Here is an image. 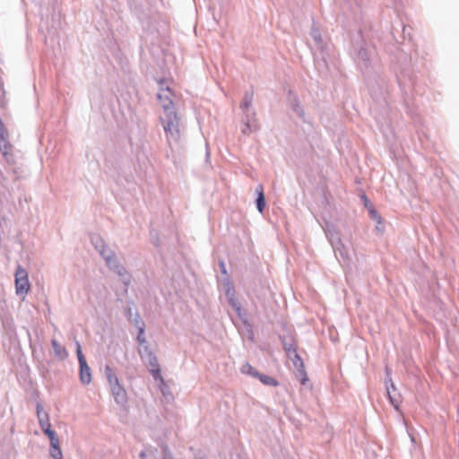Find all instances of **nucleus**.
Wrapping results in <instances>:
<instances>
[{
    "label": "nucleus",
    "instance_id": "nucleus-12",
    "mask_svg": "<svg viewBox=\"0 0 459 459\" xmlns=\"http://www.w3.org/2000/svg\"><path fill=\"white\" fill-rule=\"evenodd\" d=\"M80 365V381L82 385H89L91 382V371L87 362H83Z\"/></svg>",
    "mask_w": 459,
    "mask_h": 459
},
{
    "label": "nucleus",
    "instance_id": "nucleus-6",
    "mask_svg": "<svg viewBox=\"0 0 459 459\" xmlns=\"http://www.w3.org/2000/svg\"><path fill=\"white\" fill-rule=\"evenodd\" d=\"M30 284L27 271L21 265H18L15 272V290L17 295L24 297L30 290Z\"/></svg>",
    "mask_w": 459,
    "mask_h": 459
},
{
    "label": "nucleus",
    "instance_id": "nucleus-9",
    "mask_svg": "<svg viewBox=\"0 0 459 459\" xmlns=\"http://www.w3.org/2000/svg\"><path fill=\"white\" fill-rule=\"evenodd\" d=\"M111 394L116 401V403L119 405H124L126 403V392L120 385L119 383H116L110 386Z\"/></svg>",
    "mask_w": 459,
    "mask_h": 459
},
{
    "label": "nucleus",
    "instance_id": "nucleus-5",
    "mask_svg": "<svg viewBox=\"0 0 459 459\" xmlns=\"http://www.w3.org/2000/svg\"><path fill=\"white\" fill-rule=\"evenodd\" d=\"M160 86V91L157 93V98L163 108L164 112L168 110H174L173 101L171 100L172 92L168 85L166 80H160L158 82Z\"/></svg>",
    "mask_w": 459,
    "mask_h": 459
},
{
    "label": "nucleus",
    "instance_id": "nucleus-32",
    "mask_svg": "<svg viewBox=\"0 0 459 459\" xmlns=\"http://www.w3.org/2000/svg\"><path fill=\"white\" fill-rule=\"evenodd\" d=\"M292 109L300 117H302L304 116L303 109L298 102H296L295 104H292Z\"/></svg>",
    "mask_w": 459,
    "mask_h": 459
},
{
    "label": "nucleus",
    "instance_id": "nucleus-3",
    "mask_svg": "<svg viewBox=\"0 0 459 459\" xmlns=\"http://www.w3.org/2000/svg\"><path fill=\"white\" fill-rule=\"evenodd\" d=\"M103 259L105 260L108 267L116 273L126 285L130 283V275L127 273L126 269L119 263L113 251L103 252Z\"/></svg>",
    "mask_w": 459,
    "mask_h": 459
},
{
    "label": "nucleus",
    "instance_id": "nucleus-16",
    "mask_svg": "<svg viewBox=\"0 0 459 459\" xmlns=\"http://www.w3.org/2000/svg\"><path fill=\"white\" fill-rule=\"evenodd\" d=\"M287 357L289 358V359H290L293 363V366L298 369V370H302L303 369V361L301 359V358L299 357V355L297 353V350H291V351H290V353L286 354Z\"/></svg>",
    "mask_w": 459,
    "mask_h": 459
},
{
    "label": "nucleus",
    "instance_id": "nucleus-22",
    "mask_svg": "<svg viewBox=\"0 0 459 459\" xmlns=\"http://www.w3.org/2000/svg\"><path fill=\"white\" fill-rule=\"evenodd\" d=\"M311 36H312L313 39L315 40L316 46L322 49L323 48L322 37H321V33L317 28H315V27L312 28Z\"/></svg>",
    "mask_w": 459,
    "mask_h": 459
},
{
    "label": "nucleus",
    "instance_id": "nucleus-14",
    "mask_svg": "<svg viewBox=\"0 0 459 459\" xmlns=\"http://www.w3.org/2000/svg\"><path fill=\"white\" fill-rule=\"evenodd\" d=\"M51 344L54 350L55 356L58 359L64 360L68 357V352L65 347L61 345L56 339H52Z\"/></svg>",
    "mask_w": 459,
    "mask_h": 459
},
{
    "label": "nucleus",
    "instance_id": "nucleus-17",
    "mask_svg": "<svg viewBox=\"0 0 459 459\" xmlns=\"http://www.w3.org/2000/svg\"><path fill=\"white\" fill-rule=\"evenodd\" d=\"M256 191L258 193V196L256 198V207H257V210L260 212H263L264 209V206H265V198H264V193H263V187L262 186H259L257 188H256Z\"/></svg>",
    "mask_w": 459,
    "mask_h": 459
},
{
    "label": "nucleus",
    "instance_id": "nucleus-26",
    "mask_svg": "<svg viewBox=\"0 0 459 459\" xmlns=\"http://www.w3.org/2000/svg\"><path fill=\"white\" fill-rule=\"evenodd\" d=\"M138 353H139L141 359H143L146 357H150V355L152 353V351H151V349L149 348L148 345H143V346H139Z\"/></svg>",
    "mask_w": 459,
    "mask_h": 459
},
{
    "label": "nucleus",
    "instance_id": "nucleus-33",
    "mask_svg": "<svg viewBox=\"0 0 459 459\" xmlns=\"http://www.w3.org/2000/svg\"><path fill=\"white\" fill-rule=\"evenodd\" d=\"M155 459H172V457L169 451L163 450L161 455H156Z\"/></svg>",
    "mask_w": 459,
    "mask_h": 459
},
{
    "label": "nucleus",
    "instance_id": "nucleus-35",
    "mask_svg": "<svg viewBox=\"0 0 459 459\" xmlns=\"http://www.w3.org/2000/svg\"><path fill=\"white\" fill-rule=\"evenodd\" d=\"M220 267H221V272L222 273L226 274L227 271H226L225 263L223 261L220 262Z\"/></svg>",
    "mask_w": 459,
    "mask_h": 459
},
{
    "label": "nucleus",
    "instance_id": "nucleus-31",
    "mask_svg": "<svg viewBox=\"0 0 459 459\" xmlns=\"http://www.w3.org/2000/svg\"><path fill=\"white\" fill-rule=\"evenodd\" d=\"M50 455L53 459H62V451L60 447L50 448Z\"/></svg>",
    "mask_w": 459,
    "mask_h": 459
},
{
    "label": "nucleus",
    "instance_id": "nucleus-8",
    "mask_svg": "<svg viewBox=\"0 0 459 459\" xmlns=\"http://www.w3.org/2000/svg\"><path fill=\"white\" fill-rule=\"evenodd\" d=\"M12 145L7 141L4 131H0V151L6 161L12 163L13 161V155L11 153Z\"/></svg>",
    "mask_w": 459,
    "mask_h": 459
},
{
    "label": "nucleus",
    "instance_id": "nucleus-18",
    "mask_svg": "<svg viewBox=\"0 0 459 459\" xmlns=\"http://www.w3.org/2000/svg\"><path fill=\"white\" fill-rule=\"evenodd\" d=\"M258 128H259L258 123H246V122H243V125H242V127H241V132L244 134H249L252 132H255V131L258 130Z\"/></svg>",
    "mask_w": 459,
    "mask_h": 459
},
{
    "label": "nucleus",
    "instance_id": "nucleus-1",
    "mask_svg": "<svg viewBox=\"0 0 459 459\" xmlns=\"http://www.w3.org/2000/svg\"><path fill=\"white\" fill-rule=\"evenodd\" d=\"M325 233L334 251L336 258L342 265H348L351 260V245L343 241L339 231L333 226H327Z\"/></svg>",
    "mask_w": 459,
    "mask_h": 459
},
{
    "label": "nucleus",
    "instance_id": "nucleus-20",
    "mask_svg": "<svg viewBox=\"0 0 459 459\" xmlns=\"http://www.w3.org/2000/svg\"><path fill=\"white\" fill-rule=\"evenodd\" d=\"M257 378H259L260 381L264 385H270V386H276V385H278V382L274 378H273V377H269L267 375H264V374H260L259 373L258 376H257Z\"/></svg>",
    "mask_w": 459,
    "mask_h": 459
},
{
    "label": "nucleus",
    "instance_id": "nucleus-10",
    "mask_svg": "<svg viewBox=\"0 0 459 459\" xmlns=\"http://www.w3.org/2000/svg\"><path fill=\"white\" fill-rule=\"evenodd\" d=\"M226 296L228 298V301L230 305L232 307V308L237 312L238 317L245 321L244 316L242 314V309L239 302L235 298L234 290L229 287L226 290Z\"/></svg>",
    "mask_w": 459,
    "mask_h": 459
},
{
    "label": "nucleus",
    "instance_id": "nucleus-21",
    "mask_svg": "<svg viewBox=\"0 0 459 459\" xmlns=\"http://www.w3.org/2000/svg\"><path fill=\"white\" fill-rule=\"evenodd\" d=\"M243 122L257 123L255 119V112L253 109L243 110Z\"/></svg>",
    "mask_w": 459,
    "mask_h": 459
},
{
    "label": "nucleus",
    "instance_id": "nucleus-25",
    "mask_svg": "<svg viewBox=\"0 0 459 459\" xmlns=\"http://www.w3.org/2000/svg\"><path fill=\"white\" fill-rule=\"evenodd\" d=\"M106 376L108 380L109 385H113L116 383H119L117 376L109 367L106 368Z\"/></svg>",
    "mask_w": 459,
    "mask_h": 459
},
{
    "label": "nucleus",
    "instance_id": "nucleus-2",
    "mask_svg": "<svg viewBox=\"0 0 459 459\" xmlns=\"http://www.w3.org/2000/svg\"><path fill=\"white\" fill-rule=\"evenodd\" d=\"M163 129L166 133L167 140L169 145L172 142L178 143L181 137L182 125L176 110H168L160 117Z\"/></svg>",
    "mask_w": 459,
    "mask_h": 459
},
{
    "label": "nucleus",
    "instance_id": "nucleus-28",
    "mask_svg": "<svg viewBox=\"0 0 459 459\" xmlns=\"http://www.w3.org/2000/svg\"><path fill=\"white\" fill-rule=\"evenodd\" d=\"M137 342H139V346L147 345L146 339L144 337V328L143 325L139 326V333L137 335Z\"/></svg>",
    "mask_w": 459,
    "mask_h": 459
},
{
    "label": "nucleus",
    "instance_id": "nucleus-24",
    "mask_svg": "<svg viewBox=\"0 0 459 459\" xmlns=\"http://www.w3.org/2000/svg\"><path fill=\"white\" fill-rule=\"evenodd\" d=\"M47 436L50 440V448L60 447L59 439L54 430L49 433L48 432Z\"/></svg>",
    "mask_w": 459,
    "mask_h": 459
},
{
    "label": "nucleus",
    "instance_id": "nucleus-4",
    "mask_svg": "<svg viewBox=\"0 0 459 459\" xmlns=\"http://www.w3.org/2000/svg\"><path fill=\"white\" fill-rule=\"evenodd\" d=\"M373 55L374 49L371 47L364 43L358 47L355 53V61L361 70L368 69L375 62Z\"/></svg>",
    "mask_w": 459,
    "mask_h": 459
},
{
    "label": "nucleus",
    "instance_id": "nucleus-19",
    "mask_svg": "<svg viewBox=\"0 0 459 459\" xmlns=\"http://www.w3.org/2000/svg\"><path fill=\"white\" fill-rule=\"evenodd\" d=\"M252 101H253V92H247L244 97V100L240 105L242 111L251 109Z\"/></svg>",
    "mask_w": 459,
    "mask_h": 459
},
{
    "label": "nucleus",
    "instance_id": "nucleus-34",
    "mask_svg": "<svg viewBox=\"0 0 459 459\" xmlns=\"http://www.w3.org/2000/svg\"><path fill=\"white\" fill-rule=\"evenodd\" d=\"M369 214L371 219L377 221V222L380 223V216L374 209L369 210Z\"/></svg>",
    "mask_w": 459,
    "mask_h": 459
},
{
    "label": "nucleus",
    "instance_id": "nucleus-23",
    "mask_svg": "<svg viewBox=\"0 0 459 459\" xmlns=\"http://www.w3.org/2000/svg\"><path fill=\"white\" fill-rule=\"evenodd\" d=\"M241 372L243 374H247L254 377H257L259 372H257L250 364L245 363L241 367Z\"/></svg>",
    "mask_w": 459,
    "mask_h": 459
},
{
    "label": "nucleus",
    "instance_id": "nucleus-30",
    "mask_svg": "<svg viewBox=\"0 0 459 459\" xmlns=\"http://www.w3.org/2000/svg\"><path fill=\"white\" fill-rule=\"evenodd\" d=\"M76 355H77L79 364L82 363V361L87 362L82 352V348H81V344L79 343V342H76Z\"/></svg>",
    "mask_w": 459,
    "mask_h": 459
},
{
    "label": "nucleus",
    "instance_id": "nucleus-7",
    "mask_svg": "<svg viewBox=\"0 0 459 459\" xmlns=\"http://www.w3.org/2000/svg\"><path fill=\"white\" fill-rule=\"evenodd\" d=\"M37 416L39 419L40 428L46 435L48 434V432L49 433L53 431L51 429L48 414L43 411V408L39 404H38L37 406Z\"/></svg>",
    "mask_w": 459,
    "mask_h": 459
},
{
    "label": "nucleus",
    "instance_id": "nucleus-29",
    "mask_svg": "<svg viewBox=\"0 0 459 459\" xmlns=\"http://www.w3.org/2000/svg\"><path fill=\"white\" fill-rule=\"evenodd\" d=\"M156 452L150 450V451H142L140 453L141 459H155L156 457Z\"/></svg>",
    "mask_w": 459,
    "mask_h": 459
},
{
    "label": "nucleus",
    "instance_id": "nucleus-27",
    "mask_svg": "<svg viewBox=\"0 0 459 459\" xmlns=\"http://www.w3.org/2000/svg\"><path fill=\"white\" fill-rule=\"evenodd\" d=\"M282 344H283V349H284L286 354L290 353V351H291V350L296 349V347L293 343V341L291 339L284 338L282 340Z\"/></svg>",
    "mask_w": 459,
    "mask_h": 459
},
{
    "label": "nucleus",
    "instance_id": "nucleus-11",
    "mask_svg": "<svg viewBox=\"0 0 459 459\" xmlns=\"http://www.w3.org/2000/svg\"><path fill=\"white\" fill-rule=\"evenodd\" d=\"M143 361L150 367V372L152 374L153 377L157 379L160 377V367L158 364V360L156 356L152 353L150 357H146L143 359Z\"/></svg>",
    "mask_w": 459,
    "mask_h": 459
},
{
    "label": "nucleus",
    "instance_id": "nucleus-13",
    "mask_svg": "<svg viewBox=\"0 0 459 459\" xmlns=\"http://www.w3.org/2000/svg\"><path fill=\"white\" fill-rule=\"evenodd\" d=\"M390 385H386V393L392 405H394L395 409H398V405L400 403V394L396 393V387L392 380H390Z\"/></svg>",
    "mask_w": 459,
    "mask_h": 459
},
{
    "label": "nucleus",
    "instance_id": "nucleus-15",
    "mask_svg": "<svg viewBox=\"0 0 459 459\" xmlns=\"http://www.w3.org/2000/svg\"><path fill=\"white\" fill-rule=\"evenodd\" d=\"M91 243L94 246L95 249L100 253V255L103 257V252L105 251H112L111 249L106 247L104 240L100 236H92Z\"/></svg>",
    "mask_w": 459,
    "mask_h": 459
}]
</instances>
